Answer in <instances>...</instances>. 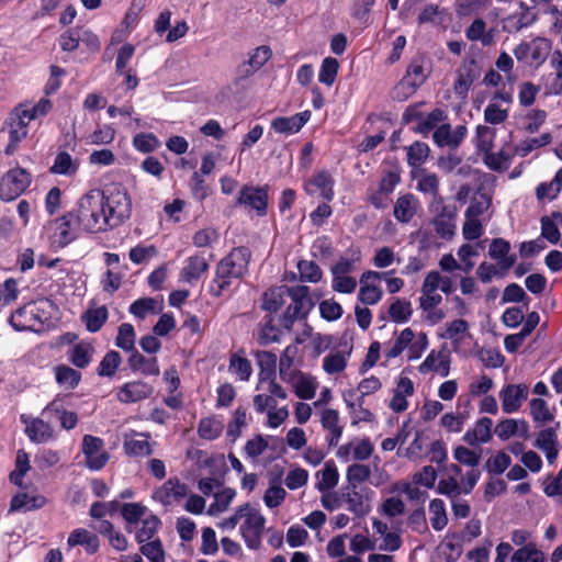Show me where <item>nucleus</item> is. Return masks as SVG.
<instances>
[{
    "mask_svg": "<svg viewBox=\"0 0 562 562\" xmlns=\"http://www.w3.org/2000/svg\"><path fill=\"white\" fill-rule=\"evenodd\" d=\"M334 179L329 171L322 170L304 182V191L307 195L323 199L329 202L334 198Z\"/></svg>",
    "mask_w": 562,
    "mask_h": 562,
    "instance_id": "15",
    "label": "nucleus"
},
{
    "mask_svg": "<svg viewBox=\"0 0 562 562\" xmlns=\"http://www.w3.org/2000/svg\"><path fill=\"white\" fill-rule=\"evenodd\" d=\"M552 142V135L549 132L541 134L539 137H531L521 140L515 146L514 153L517 156L526 157L532 150L544 147Z\"/></svg>",
    "mask_w": 562,
    "mask_h": 562,
    "instance_id": "43",
    "label": "nucleus"
},
{
    "mask_svg": "<svg viewBox=\"0 0 562 562\" xmlns=\"http://www.w3.org/2000/svg\"><path fill=\"white\" fill-rule=\"evenodd\" d=\"M54 375L56 383L66 390L76 389L82 378L79 371L67 364H57L54 368Z\"/></svg>",
    "mask_w": 562,
    "mask_h": 562,
    "instance_id": "36",
    "label": "nucleus"
},
{
    "mask_svg": "<svg viewBox=\"0 0 562 562\" xmlns=\"http://www.w3.org/2000/svg\"><path fill=\"white\" fill-rule=\"evenodd\" d=\"M430 522L436 531L442 530L448 524L446 506L442 499L434 498L429 503Z\"/></svg>",
    "mask_w": 562,
    "mask_h": 562,
    "instance_id": "49",
    "label": "nucleus"
},
{
    "mask_svg": "<svg viewBox=\"0 0 562 562\" xmlns=\"http://www.w3.org/2000/svg\"><path fill=\"white\" fill-rule=\"evenodd\" d=\"M93 346L85 340L74 344L66 352L67 360L78 369H86L92 361Z\"/></svg>",
    "mask_w": 562,
    "mask_h": 562,
    "instance_id": "26",
    "label": "nucleus"
},
{
    "mask_svg": "<svg viewBox=\"0 0 562 562\" xmlns=\"http://www.w3.org/2000/svg\"><path fill=\"white\" fill-rule=\"evenodd\" d=\"M496 131L486 125H477L474 143L477 151L487 153L493 149Z\"/></svg>",
    "mask_w": 562,
    "mask_h": 562,
    "instance_id": "47",
    "label": "nucleus"
},
{
    "mask_svg": "<svg viewBox=\"0 0 562 562\" xmlns=\"http://www.w3.org/2000/svg\"><path fill=\"white\" fill-rule=\"evenodd\" d=\"M210 269V263L203 254H195L184 260L180 270L179 281L194 285Z\"/></svg>",
    "mask_w": 562,
    "mask_h": 562,
    "instance_id": "19",
    "label": "nucleus"
},
{
    "mask_svg": "<svg viewBox=\"0 0 562 562\" xmlns=\"http://www.w3.org/2000/svg\"><path fill=\"white\" fill-rule=\"evenodd\" d=\"M419 206L418 199L413 193L400 195L394 204L393 214L400 223H409Z\"/></svg>",
    "mask_w": 562,
    "mask_h": 562,
    "instance_id": "25",
    "label": "nucleus"
},
{
    "mask_svg": "<svg viewBox=\"0 0 562 562\" xmlns=\"http://www.w3.org/2000/svg\"><path fill=\"white\" fill-rule=\"evenodd\" d=\"M234 206L244 207L248 213L265 217L269 206V186L244 184L237 194Z\"/></svg>",
    "mask_w": 562,
    "mask_h": 562,
    "instance_id": "3",
    "label": "nucleus"
},
{
    "mask_svg": "<svg viewBox=\"0 0 562 562\" xmlns=\"http://www.w3.org/2000/svg\"><path fill=\"white\" fill-rule=\"evenodd\" d=\"M53 235L52 243L59 248L68 246L77 239L78 228H81L77 220L75 210L66 212L52 222Z\"/></svg>",
    "mask_w": 562,
    "mask_h": 562,
    "instance_id": "7",
    "label": "nucleus"
},
{
    "mask_svg": "<svg viewBox=\"0 0 562 562\" xmlns=\"http://www.w3.org/2000/svg\"><path fill=\"white\" fill-rule=\"evenodd\" d=\"M229 371L238 375L240 381H248L252 373V368L250 361L246 357L233 353L229 358Z\"/></svg>",
    "mask_w": 562,
    "mask_h": 562,
    "instance_id": "56",
    "label": "nucleus"
},
{
    "mask_svg": "<svg viewBox=\"0 0 562 562\" xmlns=\"http://www.w3.org/2000/svg\"><path fill=\"white\" fill-rule=\"evenodd\" d=\"M481 69L474 58H465L457 72L453 90L458 95H467L472 85L480 78Z\"/></svg>",
    "mask_w": 562,
    "mask_h": 562,
    "instance_id": "14",
    "label": "nucleus"
},
{
    "mask_svg": "<svg viewBox=\"0 0 562 562\" xmlns=\"http://www.w3.org/2000/svg\"><path fill=\"white\" fill-rule=\"evenodd\" d=\"M427 75L425 74L424 66L413 60L407 67L406 75L398 82L397 89L406 90L407 94H413L425 82Z\"/></svg>",
    "mask_w": 562,
    "mask_h": 562,
    "instance_id": "23",
    "label": "nucleus"
},
{
    "mask_svg": "<svg viewBox=\"0 0 562 562\" xmlns=\"http://www.w3.org/2000/svg\"><path fill=\"white\" fill-rule=\"evenodd\" d=\"M16 493L10 501V512H31L43 508L47 499L44 495L35 493L36 488L30 494L24 491Z\"/></svg>",
    "mask_w": 562,
    "mask_h": 562,
    "instance_id": "21",
    "label": "nucleus"
},
{
    "mask_svg": "<svg viewBox=\"0 0 562 562\" xmlns=\"http://www.w3.org/2000/svg\"><path fill=\"white\" fill-rule=\"evenodd\" d=\"M387 314L392 322L396 324H404L412 317V303L406 299H395L389 306Z\"/></svg>",
    "mask_w": 562,
    "mask_h": 562,
    "instance_id": "42",
    "label": "nucleus"
},
{
    "mask_svg": "<svg viewBox=\"0 0 562 562\" xmlns=\"http://www.w3.org/2000/svg\"><path fill=\"white\" fill-rule=\"evenodd\" d=\"M484 164L493 171H502L508 168L512 155L503 149L498 153L492 150L484 154Z\"/></svg>",
    "mask_w": 562,
    "mask_h": 562,
    "instance_id": "59",
    "label": "nucleus"
},
{
    "mask_svg": "<svg viewBox=\"0 0 562 562\" xmlns=\"http://www.w3.org/2000/svg\"><path fill=\"white\" fill-rule=\"evenodd\" d=\"M108 317H109V311L105 305H102L98 308L87 310L82 314L81 321L85 323L88 331L97 333L105 324V322L108 321Z\"/></svg>",
    "mask_w": 562,
    "mask_h": 562,
    "instance_id": "39",
    "label": "nucleus"
},
{
    "mask_svg": "<svg viewBox=\"0 0 562 562\" xmlns=\"http://www.w3.org/2000/svg\"><path fill=\"white\" fill-rule=\"evenodd\" d=\"M32 183V175L24 168H12L0 181V199L10 202L19 198Z\"/></svg>",
    "mask_w": 562,
    "mask_h": 562,
    "instance_id": "5",
    "label": "nucleus"
},
{
    "mask_svg": "<svg viewBox=\"0 0 562 562\" xmlns=\"http://www.w3.org/2000/svg\"><path fill=\"white\" fill-rule=\"evenodd\" d=\"M492 0H456V13L459 18H468L487 9Z\"/></svg>",
    "mask_w": 562,
    "mask_h": 562,
    "instance_id": "46",
    "label": "nucleus"
},
{
    "mask_svg": "<svg viewBox=\"0 0 562 562\" xmlns=\"http://www.w3.org/2000/svg\"><path fill=\"white\" fill-rule=\"evenodd\" d=\"M30 469L29 454L23 449L18 450L14 470L9 474L10 482L21 490L27 488L29 486L24 484V476Z\"/></svg>",
    "mask_w": 562,
    "mask_h": 562,
    "instance_id": "38",
    "label": "nucleus"
},
{
    "mask_svg": "<svg viewBox=\"0 0 562 562\" xmlns=\"http://www.w3.org/2000/svg\"><path fill=\"white\" fill-rule=\"evenodd\" d=\"M67 543L69 547L82 546L88 554L95 553L100 546L98 536L83 528L71 531Z\"/></svg>",
    "mask_w": 562,
    "mask_h": 562,
    "instance_id": "33",
    "label": "nucleus"
},
{
    "mask_svg": "<svg viewBox=\"0 0 562 562\" xmlns=\"http://www.w3.org/2000/svg\"><path fill=\"white\" fill-rule=\"evenodd\" d=\"M492 425L493 422L488 417H482L476 423L474 428L468 429L463 435V440L469 446H477L479 443H486L492 439Z\"/></svg>",
    "mask_w": 562,
    "mask_h": 562,
    "instance_id": "27",
    "label": "nucleus"
},
{
    "mask_svg": "<svg viewBox=\"0 0 562 562\" xmlns=\"http://www.w3.org/2000/svg\"><path fill=\"white\" fill-rule=\"evenodd\" d=\"M551 50V42L544 37H536L530 41V65H542Z\"/></svg>",
    "mask_w": 562,
    "mask_h": 562,
    "instance_id": "45",
    "label": "nucleus"
},
{
    "mask_svg": "<svg viewBox=\"0 0 562 562\" xmlns=\"http://www.w3.org/2000/svg\"><path fill=\"white\" fill-rule=\"evenodd\" d=\"M429 151L430 149L426 143L414 142L407 148V164L413 168L422 166L428 158Z\"/></svg>",
    "mask_w": 562,
    "mask_h": 562,
    "instance_id": "55",
    "label": "nucleus"
},
{
    "mask_svg": "<svg viewBox=\"0 0 562 562\" xmlns=\"http://www.w3.org/2000/svg\"><path fill=\"white\" fill-rule=\"evenodd\" d=\"M143 438H125L123 449L126 456L133 458H144L153 454L151 443L148 441L149 435L138 434Z\"/></svg>",
    "mask_w": 562,
    "mask_h": 562,
    "instance_id": "34",
    "label": "nucleus"
},
{
    "mask_svg": "<svg viewBox=\"0 0 562 562\" xmlns=\"http://www.w3.org/2000/svg\"><path fill=\"white\" fill-rule=\"evenodd\" d=\"M160 519L156 515H150L142 520V527L136 531L135 539L137 543L149 542L157 533L160 526Z\"/></svg>",
    "mask_w": 562,
    "mask_h": 562,
    "instance_id": "48",
    "label": "nucleus"
},
{
    "mask_svg": "<svg viewBox=\"0 0 562 562\" xmlns=\"http://www.w3.org/2000/svg\"><path fill=\"white\" fill-rule=\"evenodd\" d=\"M375 124H378L376 133L374 135L367 136L359 145V150L361 153L373 150L379 144H381L384 140L387 134V130L391 126V121L383 114H369L367 119L366 131L370 132L374 130Z\"/></svg>",
    "mask_w": 562,
    "mask_h": 562,
    "instance_id": "12",
    "label": "nucleus"
},
{
    "mask_svg": "<svg viewBox=\"0 0 562 562\" xmlns=\"http://www.w3.org/2000/svg\"><path fill=\"white\" fill-rule=\"evenodd\" d=\"M339 69L338 60L334 57H326L323 59L318 72L319 82L330 87L336 80Z\"/></svg>",
    "mask_w": 562,
    "mask_h": 562,
    "instance_id": "58",
    "label": "nucleus"
},
{
    "mask_svg": "<svg viewBox=\"0 0 562 562\" xmlns=\"http://www.w3.org/2000/svg\"><path fill=\"white\" fill-rule=\"evenodd\" d=\"M465 36L471 42L481 41L484 46H488L493 42V35L491 32H486V22L481 18L473 20L467 27Z\"/></svg>",
    "mask_w": 562,
    "mask_h": 562,
    "instance_id": "44",
    "label": "nucleus"
},
{
    "mask_svg": "<svg viewBox=\"0 0 562 562\" xmlns=\"http://www.w3.org/2000/svg\"><path fill=\"white\" fill-rule=\"evenodd\" d=\"M223 430V425L214 417H205L200 419L198 425V435L205 440L217 439Z\"/></svg>",
    "mask_w": 562,
    "mask_h": 562,
    "instance_id": "50",
    "label": "nucleus"
},
{
    "mask_svg": "<svg viewBox=\"0 0 562 562\" xmlns=\"http://www.w3.org/2000/svg\"><path fill=\"white\" fill-rule=\"evenodd\" d=\"M9 323L15 330L25 331L33 329L36 323L42 324L43 322L37 316L35 304L30 303L15 310L9 318Z\"/></svg>",
    "mask_w": 562,
    "mask_h": 562,
    "instance_id": "22",
    "label": "nucleus"
},
{
    "mask_svg": "<svg viewBox=\"0 0 562 562\" xmlns=\"http://www.w3.org/2000/svg\"><path fill=\"white\" fill-rule=\"evenodd\" d=\"M289 305L280 317V326L285 330H291L296 321L305 319L315 305L307 285L289 286Z\"/></svg>",
    "mask_w": 562,
    "mask_h": 562,
    "instance_id": "2",
    "label": "nucleus"
},
{
    "mask_svg": "<svg viewBox=\"0 0 562 562\" xmlns=\"http://www.w3.org/2000/svg\"><path fill=\"white\" fill-rule=\"evenodd\" d=\"M80 162L66 150H59L49 168L53 175L74 177L79 170Z\"/></svg>",
    "mask_w": 562,
    "mask_h": 562,
    "instance_id": "31",
    "label": "nucleus"
},
{
    "mask_svg": "<svg viewBox=\"0 0 562 562\" xmlns=\"http://www.w3.org/2000/svg\"><path fill=\"white\" fill-rule=\"evenodd\" d=\"M34 120L27 106L20 104L14 108L13 111L9 114L8 121L5 124L8 126L18 127L20 130H26L29 123Z\"/></svg>",
    "mask_w": 562,
    "mask_h": 562,
    "instance_id": "60",
    "label": "nucleus"
},
{
    "mask_svg": "<svg viewBox=\"0 0 562 562\" xmlns=\"http://www.w3.org/2000/svg\"><path fill=\"white\" fill-rule=\"evenodd\" d=\"M189 487L177 476L168 479L160 487L154 491L153 498L164 506H170L187 496Z\"/></svg>",
    "mask_w": 562,
    "mask_h": 562,
    "instance_id": "13",
    "label": "nucleus"
},
{
    "mask_svg": "<svg viewBox=\"0 0 562 562\" xmlns=\"http://www.w3.org/2000/svg\"><path fill=\"white\" fill-rule=\"evenodd\" d=\"M311 252L315 259L322 261L323 265H327L334 255L329 238L326 236L316 238L311 247Z\"/></svg>",
    "mask_w": 562,
    "mask_h": 562,
    "instance_id": "57",
    "label": "nucleus"
},
{
    "mask_svg": "<svg viewBox=\"0 0 562 562\" xmlns=\"http://www.w3.org/2000/svg\"><path fill=\"white\" fill-rule=\"evenodd\" d=\"M122 362L120 352L108 351L99 363L97 373L100 376H113Z\"/></svg>",
    "mask_w": 562,
    "mask_h": 562,
    "instance_id": "53",
    "label": "nucleus"
},
{
    "mask_svg": "<svg viewBox=\"0 0 562 562\" xmlns=\"http://www.w3.org/2000/svg\"><path fill=\"white\" fill-rule=\"evenodd\" d=\"M317 476H321L319 481L316 483V488L321 493L328 492L333 487H335L338 483V470L333 460L326 461L324 464V469L317 473Z\"/></svg>",
    "mask_w": 562,
    "mask_h": 562,
    "instance_id": "41",
    "label": "nucleus"
},
{
    "mask_svg": "<svg viewBox=\"0 0 562 562\" xmlns=\"http://www.w3.org/2000/svg\"><path fill=\"white\" fill-rule=\"evenodd\" d=\"M330 269L334 290L341 293H351V277L348 276L351 271V260L340 258Z\"/></svg>",
    "mask_w": 562,
    "mask_h": 562,
    "instance_id": "24",
    "label": "nucleus"
},
{
    "mask_svg": "<svg viewBox=\"0 0 562 562\" xmlns=\"http://www.w3.org/2000/svg\"><path fill=\"white\" fill-rule=\"evenodd\" d=\"M154 392L153 385L136 380L124 383L116 392V398L123 404L140 402L151 396Z\"/></svg>",
    "mask_w": 562,
    "mask_h": 562,
    "instance_id": "17",
    "label": "nucleus"
},
{
    "mask_svg": "<svg viewBox=\"0 0 562 562\" xmlns=\"http://www.w3.org/2000/svg\"><path fill=\"white\" fill-rule=\"evenodd\" d=\"M103 201L106 214L111 221L112 227L121 226L132 213V200L126 190L115 188L109 194L103 192Z\"/></svg>",
    "mask_w": 562,
    "mask_h": 562,
    "instance_id": "4",
    "label": "nucleus"
},
{
    "mask_svg": "<svg viewBox=\"0 0 562 562\" xmlns=\"http://www.w3.org/2000/svg\"><path fill=\"white\" fill-rule=\"evenodd\" d=\"M449 370L450 363L448 357L441 356V353L436 356L435 350H431L418 367V371L422 374H427L430 371H435L439 372L441 376H447L449 374Z\"/></svg>",
    "mask_w": 562,
    "mask_h": 562,
    "instance_id": "37",
    "label": "nucleus"
},
{
    "mask_svg": "<svg viewBox=\"0 0 562 562\" xmlns=\"http://www.w3.org/2000/svg\"><path fill=\"white\" fill-rule=\"evenodd\" d=\"M457 214L456 204H443L434 217V228L441 238L449 240L454 236Z\"/></svg>",
    "mask_w": 562,
    "mask_h": 562,
    "instance_id": "18",
    "label": "nucleus"
},
{
    "mask_svg": "<svg viewBox=\"0 0 562 562\" xmlns=\"http://www.w3.org/2000/svg\"><path fill=\"white\" fill-rule=\"evenodd\" d=\"M282 329H284L282 326L279 327L274 324L273 315H265L258 324V344L268 346L272 342H278L282 335Z\"/></svg>",
    "mask_w": 562,
    "mask_h": 562,
    "instance_id": "28",
    "label": "nucleus"
},
{
    "mask_svg": "<svg viewBox=\"0 0 562 562\" xmlns=\"http://www.w3.org/2000/svg\"><path fill=\"white\" fill-rule=\"evenodd\" d=\"M510 243L502 237L493 238L488 247V256L497 261L501 274L504 276L517 261V256L510 254Z\"/></svg>",
    "mask_w": 562,
    "mask_h": 562,
    "instance_id": "16",
    "label": "nucleus"
},
{
    "mask_svg": "<svg viewBox=\"0 0 562 562\" xmlns=\"http://www.w3.org/2000/svg\"><path fill=\"white\" fill-rule=\"evenodd\" d=\"M266 518L257 509H250L245 515V521L240 526V533L246 546L251 550L261 547V536L265 529Z\"/></svg>",
    "mask_w": 562,
    "mask_h": 562,
    "instance_id": "8",
    "label": "nucleus"
},
{
    "mask_svg": "<svg viewBox=\"0 0 562 562\" xmlns=\"http://www.w3.org/2000/svg\"><path fill=\"white\" fill-rule=\"evenodd\" d=\"M256 360L259 366V381L257 389L263 387L267 379L276 376L277 356L267 350H258L255 352Z\"/></svg>",
    "mask_w": 562,
    "mask_h": 562,
    "instance_id": "30",
    "label": "nucleus"
},
{
    "mask_svg": "<svg viewBox=\"0 0 562 562\" xmlns=\"http://www.w3.org/2000/svg\"><path fill=\"white\" fill-rule=\"evenodd\" d=\"M80 38V27H69L60 34L58 38L59 47L63 52L71 53L79 47Z\"/></svg>",
    "mask_w": 562,
    "mask_h": 562,
    "instance_id": "63",
    "label": "nucleus"
},
{
    "mask_svg": "<svg viewBox=\"0 0 562 562\" xmlns=\"http://www.w3.org/2000/svg\"><path fill=\"white\" fill-rule=\"evenodd\" d=\"M103 201L102 190H90L77 202L75 212L80 227L90 234L113 229Z\"/></svg>",
    "mask_w": 562,
    "mask_h": 562,
    "instance_id": "1",
    "label": "nucleus"
},
{
    "mask_svg": "<svg viewBox=\"0 0 562 562\" xmlns=\"http://www.w3.org/2000/svg\"><path fill=\"white\" fill-rule=\"evenodd\" d=\"M288 291V285L268 289L262 294L261 308L271 315L277 313L286 303Z\"/></svg>",
    "mask_w": 562,
    "mask_h": 562,
    "instance_id": "29",
    "label": "nucleus"
},
{
    "mask_svg": "<svg viewBox=\"0 0 562 562\" xmlns=\"http://www.w3.org/2000/svg\"><path fill=\"white\" fill-rule=\"evenodd\" d=\"M132 145L139 153L150 154L160 146V142L154 133H138L133 137Z\"/></svg>",
    "mask_w": 562,
    "mask_h": 562,
    "instance_id": "52",
    "label": "nucleus"
},
{
    "mask_svg": "<svg viewBox=\"0 0 562 562\" xmlns=\"http://www.w3.org/2000/svg\"><path fill=\"white\" fill-rule=\"evenodd\" d=\"M422 104L423 103H417L407 106L403 113V121L407 124L416 122L417 125L415 131L423 135H427L431 131L435 132V130L439 127L438 124L447 119V115L440 108H436L427 115H424V113L419 110Z\"/></svg>",
    "mask_w": 562,
    "mask_h": 562,
    "instance_id": "6",
    "label": "nucleus"
},
{
    "mask_svg": "<svg viewBox=\"0 0 562 562\" xmlns=\"http://www.w3.org/2000/svg\"><path fill=\"white\" fill-rule=\"evenodd\" d=\"M25 432L33 442H46L53 437V428L41 418H35L26 426Z\"/></svg>",
    "mask_w": 562,
    "mask_h": 562,
    "instance_id": "40",
    "label": "nucleus"
},
{
    "mask_svg": "<svg viewBox=\"0 0 562 562\" xmlns=\"http://www.w3.org/2000/svg\"><path fill=\"white\" fill-rule=\"evenodd\" d=\"M128 366L132 371H140L146 376H157L160 373L157 358H146L137 349L131 351V356L128 357Z\"/></svg>",
    "mask_w": 562,
    "mask_h": 562,
    "instance_id": "32",
    "label": "nucleus"
},
{
    "mask_svg": "<svg viewBox=\"0 0 562 562\" xmlns=\"http://www.w3.org/2000/svg\"><path fill=\"white\" fill-rule=\"evenodd\" d=\"M233 280H236L234 273L226 270L222 266H215L214 278L210 284V293L215 297H221L233 284Z\"/></svg>",
    "mask_w": 562,
    "mask_h": 562,
    "instance_id": "35",
    "label": "nucleus"
},
{
    "mask_svg": "<svg viewBox=\"0 0 562 562\" xmlns=\"http://www.w3.org/2000/svg\"><path fill=\"white\" fill-rule=\"evenodd\" d=\"M530 414L536 423L541 424L549 423L554 418L547 402L540 397L530 401Z\"/></svg>",
    "mask_w": 562,
    "mask_h": 562,
    "instance_id": "62",
    "label": "nucleus"
},
{
    "mask_svg": "<svg viewBox=\"0 0 562 562\" xmlns=\"http://www.w3.org/2000/svg\"><path fill=\"white\" fill-rule=\"evenodd\" d=\"M414 336V331L409 327L404 328L400 333L398 337L395 339L393 346L385 351V358L393 359L398 357L404 351V349L412 342Z\"/></svg>",
    "mask_w": 562,
    "mask_h": 562,
    "instance_id": "61",
    "label": "nucleus"
},
{
    "mask_svg": "<svg viewBox=\"0 0 562 562\" xmlns=\"http://www.w3.org/2000/svg\"><path fill=\"white\" fill-rule=\"evenodd\" d=\"M116 347L124 351H133L135 348V329L132 324L123 323L119 326L117 336L115 338Z\"/></svg>",
    "mask_w": 562,
    "mask_h": 562,
    "instance_id": "54",
    "label": "nucleus"
},
{
    "mask_svg": "<svg viewBox=\"0 0 562 562\" xmlns=\"http://www.w3.org/2000/svg\"><path fill=\"white\" fill-rule=\"evenodd\" d=\"M252 252L247 246L234 247L226 256H224L217 265L226 268L227 271L236 276V280H241L249 272V263Z\"/></svg>",
    "mask_w": 562,
    "mask_h": 562,
    "instance_id": "10",
    "label": "nucleus"
},
{
    "mask_svg": "<svg viewBox=\"0 0 562 562\" xmlns=\"http://www.w3.org/2000/svg\"><path fill=\"white\" fill-rule=\"evenodd\" d=\"M104 441L100 437L85 435L82 438V452L86 458V467L91 471L103 469L110 454L103 450Z\"/></svg>",
    "mask_w": 562,
    "mask_h": 562,
    "instance_id": "9",
    "label": "nucleus"
},
{
    "mask_svg": "<svg viewBox=\"0 0 562 562\" xmlns=\"http://www.w3.org/2000/svg\"><path fill=\"white\" fill-rule=\"evenodd\" d=\"M394 271L386 272H378V271H367L360 278V290L358 293V300L363 304L373 305L378 303L382 295L383 291L380 286V281L383 277H386Z\"/></svg>",
    "mask_w": 562,
    "mask_h": 562,
    "instance_id": "11",
    "label": "nucleus"
},
{
    "mask_svg": "<svg viewBox=\"0 0 562 562\" xmlns=\"http://www.w3.org/2000/svg\"><path fill=\"white\" fill-rule=\"evenodd\" d=\"M528 387L526 384H508L499 393L503 412L512 414L517 412L522 401L527 400Z\"/></svg>",
    "mask_w": 562,
    "mask_h": 562,
    "instance_id": "20",
    "label": "nucleus"
},
{
    "mask_svg": "<svg viewBox=\"0 0 562 562\" xmlns=\"http://www.w3.org/2000/svg\"><path fill=\"white\" fill-rule=\"evenodd\" d=\"M140 544L139 551L150 562H165V551L160 539L157 538Z\"/></svg>",
    "mask_w": 562,
    "mask_h": 562,
    "instance_id": "64",
    "label": "nucleus"
},
{
    "mask_svg": "<svg viewBox=\"0 0 562 562\" xmlns=\"http://www.w3.org/2000/svg\"><path fill=\"white\" fill-rule=\"evenodd\" d=\"M295 355L296 347L290 345L283 350L280 357L279 374L280 378L285 382H291L293 376L295 375V371L291 370Z\"/></svg>",
    "mask_w": 562,
    "mask_h": 562,
    "instance_id": "51",
    "label": "nucleus"
}]
</instances>
